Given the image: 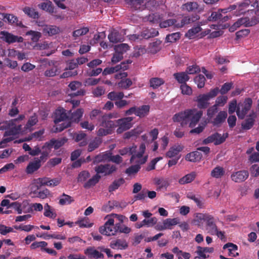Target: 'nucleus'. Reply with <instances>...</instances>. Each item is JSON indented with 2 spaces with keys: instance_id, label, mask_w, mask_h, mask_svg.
Masks as SVG:
<instances>
[{
  "instance_id": "f257e3e1",
  "label": "nucleus",
  "mask_w": 259,
  "mask_h": 259,
  "mask_svg": "<svg viewBox=\"0 0 259 259\" xmlns=\"http://www.w3.org/2000/svg\"><path fill=\"white\" fill-rule=\"evenodd\" d=\"M202 111L196 109H187L176 114L173 116L174 122H179L182 126L187 125L191 127L195 126L202 115Z\"/></svg>"
},
{
  "instance_id": "f03ea898",
  "label": "nucleus",
  "mask_w": 259,
  "mask_h": 259,
  "mask_svg": "<svg viewBox=\"0 0 259 259\" xmlns=\"http://www.w3.org/2000/svg\"><path fill=\"white\" fill-rule=\"evenodd\" d=\"M146 149L145 144L142 143L139 148L136 146L133 145L131 147H125L119 151L121 155H124L129 153L132 155L130 161L131 162H138L141 164L145 163L147 160L148 156L144 155Z\"/></svg>"
},
{
  "instance_id": "7ed1b4c3",
  "label": "nucleus",
  "mask_w": 259,
  "mask_h": 259,
  "mask_svg": "<svg viewBox=\"0 0 259 259\" xmlns=\"http://www.w3.org/2000/svg\"><path fill=\"white\" fill-rule=\"evenodd\" d=\"M17 119L7 121L2 123L0 126V131H6L4 134V137H6L0 142V146L5 144L13 140L12 137H6L9 136H15L21 132L22 125H17L16 122Z\"/></svg>"
},
{
  "instance_id": "20e7f679",
  "label": "nucleus",
  "mask_w": 259,
  "mask_h": 259,
  "mask_svg": "<svg viewBox=\"0 0 259 259\" xmlns=\"http://www.w3.org/2000/svg\"><path fill=\"white\" fill-rule=\"evenodd\" d=\"M70 111L66 112V110L62 108H58L54 113V122L56 125L52 128L54 133L62 131L64 128L70 126V121L68 119L67 113L70 114Z\"/></svg>"
},
{
  "instance_id": "39448f33",
  "label": "nucleus",
  "mask_w": 259,
  "mask_h": 259,
  "mask_svg": "<svg viewBox=\"0 0 259 259\" xmlns=\"http://www.w3.org/2000/svg\"><path fill=\"white\" fill-rule=\"evenodd\" d=\"M219 93V89L216 88L211 90L209 92L206 94H200L196 99L197 102V106L200 109H205L209 105L208 101L215 97Z\"/></svg>"
},
{
  "instance_id": "423d86ee",
  "label": "nucleus",
  "mask_w": 259,
  "mask_h": 259,
  "mask_svg": "<svg viewBox=\"0 0 259 259\" xmlns=\"http://www.w3.org/2000/svg\"><path fill=\"white\" fill-rule=\"evenodd\" d=\"M105 219L107 221L104 225L100 228L99 232L106 236L115 235L118 232L117 224L114 226V220L112 219V216H106Z\"/></svg>"
},
{
  "instance_id": "0eeeda50",
  "label": "nucleus",
  "mask_w": 259,
  "mask_h": 259,
  "mask_svg": "<svg viewBox=\"0 0 259 259\" xmlns=\"http://www.w3.org/2000/svg\"><path fill=\"white\" fill-rule=\"evenodd\" d=\"M252 103V100L250 98H247L245 99L243 103L238 104L236 113L239 118H244L247 112L250 109Z\"/></svg>"
},
{
  "instance_id": "6e6552de",
  "label": "nucleus",
  "mask_w": 259,
  "mask_h": 259,
  "mask_svg": "<svg viewBox=\"0 0 259 259\" xmlns=\"http://www.w3.org/2000/svg\"><path fill=\"white\" fill-rule=\"evenodd\" d=\"M133 118L132 117H124L116 120V126H118L116 132L121 134L130 129L132 126V121Z\"/></svg>"
},
{
  "instance_id": "1a4fd4ad",
  "label": "nucleus",
  "mask_w": 259,
  "mask_h": 259,
  "mask_svg": "<svg viewBox=\"0 0 259 259\" xmlns=\"http://www.w3.org/2000/svg\"><path fill=\"white\" fill-rule=\"evenodd\" d=\"M105 161H112L113 162L119 163L122 161V158L118 155L112 156L110 152H106L97 156L95 158L94 163Z\"/></svg>"
},
{
  "instance_id": "9d476101",
  "label": "nucleus",
  "mask_w": 259,
  "mask_h": 259,
  "mask_svg": "<svg viewBox=\"0 0 259 259\" xmlns=\"http://www.w3.org/2000/svg\"><path fill=\"white\" fill-rule=\"evenodd\" d=\"M0 38L9 44L15 42H22L23 41L22 37L14 35L7 31H2L0 32Z\"/></svg>"
},
{
  "instance_id": "9b49d317",
  "label": "nucleus",
  "mask_w": 259,
  "mask_h": 259,
  "mask_svg": "<svg viewBox=\"0 0 259 259\" xmlns=\"http://www.w3.org/2000/svg\"><path fill=\"white\" fill-rule=\"evenodd\" d=\"M228 136L227 133H224L222 135L218 133H215L205 139L203 143L205 144L214 143L215 145H219L224 142Z\"/></svg>"
},
{
  "instance_id": "f8f14e48",
  "label": "nucleus",
  "mask_w": 259,
  "mask_h": 259,
  "mask_svg": "<svg viewBox=\"0 0 259 259\" xmlns=\"http://www.w3.org/2000/svg\"><path fill=\"white\" fill-rule=\"evenodd\" d=\"M250 3V0H244V1L238 5H232L228 8L222 10V11L224 12V13H227L228 11L237 9L238 10L239 14H243L245 12L247 8L249 7Z\"/></svg>"
},
{
  "instance_id": "ddd939ff",
  "label": "nucleus",
  "mask_w": 259,
  "mask_h": 259,
  "mask_svg": "<svg viewBox=\"0 0 259 259\" xmlns=\"http://www.w3.org/2000/svg\"><path fill=\"white\" fill-rule=\"evenodd\" d=\"M12 206H14V208L17 211L18 214H21L22 212L28 213L32 210L31 204L27 200L23 201L22 203L18 202H13Z\"/></svg>"
},
{
  "instance_id": "4468645a",
  "label": "nucleus",
  "mask_w": 259,
  "mask_h": 259,
  "mask_svg": "<svg viewBox=\"0 0 259 259\" xmlns=\"http://www.w3.org/2000/svg\"><path fill=\"white\" fill-rule=\"evenodd\" d=\"M116 166L114 165L109 164H100L95 167V170L98 175L101 174L104 176H107L111 174L116 170Z\"/></svg>"
},
{
  "instance_id": "2eb2a0df",
  "label": "nucleus",
  "mask_w": 259,
  "mask_h": 259,
  "mask_svg": "<svg viewBox=\"0 0 259 259\" xmlns=\"http://www.w3.org/2000/svg\"><path fill=\"white\" fill-rule=\"evenodd\" d=\"M181 9L184 11L188 12L200 13L203 9L196 2H188L183 4Z\"/></svg>"
},
{
  "instance_id": "dca6fc26",
  "label": "nucleus",
  "mask_w": 259,
  "mask_h": 259,
  "mask_svg": "<svg viewBox=\"0 0 259 259\" xmlns=\"http://www.w3.org/2000/svg\"><path fill=\"white\" fill-rule=\"evenodd\" d=\"M254 22L250 21L248 18H242L239 19L236 22H235L230 27L229 31L230 32H234L237 28L242 26L245 27H249L252 26Z\"/></svg>"
},
{
  "instance_id": "f3484780",
  "label": "nucleus",
  "mask_w": 259,
  "mask_h": 259,
  "mask_svg": "<svg viewBox=\"0 0 259 259\" xmlns=\"http://www.w3.org/2000/svg\"><path fill=\"white\" fill-rule=\"evenodd\" d=\"M210 215L208 213H197L195 214L192 223L194 225L202 228Z\"/></svg>"
},
{
  "instance_id": "a211bd4d",
  "label": "nucleus",
  "mask_w": 259,
  "mask_h": 259,
  "mask_svg": "<svg viewBox=\"0 0 259 259\" xmlns=\"http://www.w3.org/2000/svg\"><path fill=\"white\" fill-rule=\"evenodd\" d=\"M120 116L119 113L117 112H113L112 113H110L108 114H105L101 116V118H103V124L109 127H116V121H112L110 120L111 118H116Z\"/></svg>"
},
{
  "instance_id": "6ab92c4d",
  "label": "nucleus",
  "mask_w": 259,
  "mask_h": 259,
  "mask_svg": "<svg viewBox=\"0 0 259 259\" xmlns=\"http://www.w3.org/2000/svg\"><path fill=\"white\" fill-rule=\"evenodd\" d=\"M67 141L65 138H63L58 140L52 139L49 142H47L43 146V148H48L49 150L54 148L57 149L61 147Z\"/></svg>"
},
{
  "instance_id": "aec40b11",
  "label": "nucleus",
  "mask_w": 259,
  "mask_h": 259,
  "mask_svg": "<svg viewBox=\"0 0 259 259\" xmlns=\"http://www.w3.org/2000/svg\"><path fill=\"white\" fill-rule=\"evenodd\" d=\"M199 19L198 15H195L193 16H185L182 19L180 20L178 18L177 19V24H176V28H180L183 27L185 25L190 24L194 22Z\"/></svg>"
},
{
  "instance_id": "412c9836",
  "label": "nucleus",
  "mask_w": 259,
  "mask_h": 259,
  "mask_svg": "<svg viewBox=\"0 0 259 259\" xmlns=\"http://www.w3.org/2000/svg\"><path fill=\"white\" fill-rule=\"evenodd\" d=\"M232 180L235 182H242L248 177V172L247 170H240L233 172L231 175Z\"/></svg>"
},
{
  "instance_id": "4be33fe9",
  "label": "nucleus",
  "mask_w": 259,
  "mask_h": 259,
  "mask_svg": "<svg viewBox=\"0 0 259 259\" xmlns=\"http://www.w3.org/2000/svg\"><path fill=\"white\" fill-rule=\"evenodd\" d=\"M84 253L90 258H103L104 255L101 253V251L96 249L95 247H89L84 250Z\"/></svg>"
},
{
  "instance_id": "5701e85b",
  "label": "nucleus",
  "mask_w": 259,
  "mask_h": 259,
  "mask_svg": "<svg viewBox=\"0 0 259 259\" xmlns=\"http://www.w3.org/2000/svg\"><path fill=\"white\" fill-rule=\"evenodd\" d=\"M256 114L254 112H252L249 114L245 120L242 123V128L245 130H248L250 129L253 125Z\"/></svg>"
},
{
  "instance_id": "b1692460",
  "label": "nucleus",
  "mask_w": 259,
  "mask_h": 259,
  "mask_svg": "<svg viewBox=\"0 0 259 259\" xmlns=\"http://www.w3.org/2000/svg\"><path fill=\"white\" fill-rule=\"evenodd\" d=\"M223 248L224 251L230 256L234 257L238 255V253L237 252L238 247L233 243H228L224 245Z\"/></svg>"
},
{
  "instance_id": "393cba45",
  "label": "nucleus",
  "mask_w": 259,
  "mask_h": 259,
  "mask_svg": "<svg viewBox=\"0 0 259 259\" xmlns=\"http://www.w3.org/2000/svg\"><path fill=\"white\" fill-rule=\"evenodd\" d=\"M99 122H100V125L104 127H100L97 131V135L99 136H106L108 134H110L111 133L112 130L114 127H109L103 124V122L104 121L103 118L101 117L98 119Z\"/></svg>"
},
{
  "instance_id": "a878e982",
  "label": "nucleus",
  "mask_w": 259,
  "mask_h": 259,
  "mask_svg": "<svg viewBox=\"0 0 259 259\" xmlns=\"http://www.w3.org/2000/svg\"><path fill=\"white\" fill-rule=\"evenodd\" d=\"M41 166L40 159L38 158H35L34 160L29 163L26 169L27 174H32L37 170Z\"/></svg>"
},
{
  "instance_id": "bb28decb",
  "label": "nucleus",
  "mask_w": 259,
  "mask_h": 259,
  "mask_svg": "<svg viewBox=\"0 0 259 259\" xmlns=\"http://www.w3.org/2000/svg\"><path fill=\"white\" fill-rule=\"evenodd\" d=\"M206 230L211 235H214L216 233L218 228L214 223V218L212 215H210L209 218L206 222Z\"/></svg>"
},
{
  "instance_id": "cd10ccee",
  "label": "nucleus",
  "mask_w": 259,
  "mask_h": 259,
  "mask_svg": "<svg viewBox=\"0 0 259 259\" xmlns=\"http://www.w3.org/2000/svg\"><path fill=\"white\" fill-rule=\"evenodd\" d=\"M110 246L114 249H125L127 244L124 240L117 239L111 241Z\"/></svg>"
},
{
  "instance_id": "c85d7f7f",
  "label": "nucleus",
  "mask_w": 259,
  "mask_h": 259,
  "mask_svg": "<svg viewBox=\"0 0 259 259\" xmlns=\"http://www.w3.org/2000/svg\"><path fill=\"white\" fill-rule=\"evenodd\" d=\"M42 31L45 34H48L51 36L58 33L60 29L56 26L45 25L43 26Z\"/></svg>"
},
{
  "instance_id": "c756f323",
  "label": "nucleus",
  "mask_w": 259,
  "mask_h": 259,
  "mask_svg": "<svg viewBox=\"0 0 259 259\" xmlns=\"http://www.w3.org/2000/svg\"><path fill=\"white\" fill-rule=\"evenodd\" d=\"M108 39L113 43L122 41L123 40L122 35L116 30H113L108 35Z\"/></svg>"
},
{
  "instance_id": "7c9ffc66",
  "label": "nucleus",
  "mask_w": 259,
  "mask_h": 259,
  "mask_svg": "<svg viewBox=\"0 0 259 259\" xmlns=\"http://www.w3.org/2000/svg\"><path fill=\"white\" fill-rule=\"evenodd\" d=\"M225 173V169L220 166L215 167L211 171L210 176L214 178L219 179L222 178Z\"/></svg>"
},
{
  "instance_id": "2f4dec72",
  "label": "nucleus",
  "mask_w": 259,
  "mask_h": 259,
  "mask_svg": "<svg viewBox=\"0 0 259 259\" xmlns=\"http://www.w3.org/2000/svg\"><path fill=\"white\" fill-rule=\"evenodd\" d=\"M44 181H45V180H44V178H38L34 180L30 186L31 191L33 193H37V190L40 188V187L42 185H45V184L42 183Z\"/></svg>"
},
{
  "instance_id": "473e14b6",
  "label": "nucleus",
  "mask_w": 259,
  "mask_h": 259,
  "mask_svg": "<svg viewBox=\"0 0 259 259\" xmlns=\"http://www.w3.org/2000/svg\"><path fill=\"white\" fill-rule=\"evenodd\" d=\"M183 149V147L180 145H175L170 148L169 151L166 153V156L171 158L177 155Z\"/></svg>"
},
{
  "instance_id": "72a5a7b5",
  "label": "nucleus",
  "mask_w": 259,
  "mask_h": 259,
  "mask_svg": "<svg viewBox=\"0 0 259 259\" xmlns=\"http://www.w3.org/2000/svg\"><path fill=\"white\" fill-rule=\"evenodd\" d=\"M202 155L198 151H196L188 154L186 156V159L191 162H196L201 159Z\"/></svg>"
},
{
  "instance_id": "f704fd0d",
  "label": "nucleus",
  "mask_w": 259,
  "mask_h": 259,
  "mask_svg": "<svg viewBox=\"0 0 259 259\" xmlns=\"http://www.w3.org/2000/svg\"><path fill=\"white\" fill-rule=\"evenodd\" d=\"M174 75L177 81L179 83H182V84L183 83H186V82L189 79V77L188 75V73L185 72L176 73H175Z\"/></svg>"
},
{
  "instance_id": "c9c22d12",
  "label": "nucleus",
  "mask_w": 259,
  "mask_h": 259,
  "mask_svg": "<svg viewBox=\"0 0 259 259\" xmlns=\"http://www.w3.org/2000/svg\"><path fill=\"white\" fill-rule=\"evenodd\" d=\"M163 222L165 225L166 230H171L172 228V226L179 224L180 220L178 218L173 219H166L163 220Z\"/></svg>"
},
{
  "instance_id": "e433bc0d",
  "label": "nucleus",
  "mask_w": 259,
  "mask_h": 259,
  "mask_svg": "<svg viewBox=\"0 0 259 259\" xmlns=\"http://www.w3.org/2000/svg\"><path fill=\"white\" fill-rule=\"evenodd\" d=\"M44 214L46 217L52 219L55 218L57 215L56 213L54 212L53 208L49 205L48 203L45 204Z\"/></svg>"
},
{
  "instance_id": "4c0bfd02",
  "label": "nucleus",
  "mask_w": 259,
  "mask_h": 259,
  "mask_svg": "<svg viewBox=\"0 0 259 259\" xmlns=\"http://www.w3.org/2000/svg\"><path fill=\"white\" fill-rule=\"evenodd\" d=\"M45 130L42 129L33 133L31 136H29L25 139V141H30L35 139V140L41 141L44 139V134Z\"/></svg>"
},
{
  "instance_id": "58836bf2",
  "label": "nucleus",
  "mask_w": 259,
  "mask_h": 259,
  "mask_svg": "<svg viewBox=\"0 0 259 259\" xmlns=\"http://www.w3.org/2000/svg\"><path fill=\"white\" fill-rule=\"evenodd\" d=\"M196 177V174L194 172H192L190 174H187L183 178H181L179 183L181 185H184L187 183H189L191 182L192 181L194 180Z\"/></svg>"
},
{
  "instance_id": "ea45409f",
  "label": "nucleus",
  "mask_w": 259,
  "mask_h": 259,
  "mask_svg": "<svg viewBox=\"0 0 259 259\" xmlns=\"http://www.w3.org/2000/svg\"><path fill=\"white\" fill-rule=\"evenodd\" d=\"M201 30V28L199 26L193 27L187 31L185 36L189 39L194 38Z\"/></svg>"
},
{
  "instance_id": "a19ab883",
  "label": "nucleus",
  "mask_w": 259,
  "mask_h": 259,
  "mask_svg": "<svg viewBox=\"0 0 259 259\" xmlns=\"http://www.w3.org/2000/svg\"><path fill=\"white\" fill-rule=\"evenodd\" d=\"M74 201L73 198L69 195L63 193L59 197V204L62 205H68Z\"/></svg>"
},
{
  "instance_id": "79ce46f5",
  "label": "nucleus",
  "mask_w": 259,
  "mask_h": 259,
  "mask_svg": "<svg viewBox=\"0 0 259 259\" xmlns=\"http://www.w3.org/2000/svg\"><path fill=\"white\" fill-rule=\"evenodd\" d=\"M227 117V113L225 111H221L219 112L216 117L213 121L214 124H219L223 122Z\"/></svg>"
},
{
  "instance_id": "37998d69",
  "label": "nucleus",
  "mask_w": 259,
  "mask_h": 259,
  "mask_svg": "<svg viewBox=\"0 0 259 259\" xmlns=\"http://www.w3.org/2000/svg\"><path fill=\"white\" fill-rule=\"evenodd\" d=\"M177 24V19L175 18L169 19L168 20L160 21L159 26L161 28H166L167 27L173 26L176 28V24Z\"/></svg>"
},
{
  "instance_id": "c03bdc74",
  "label": "nucleus",
  "mask_w": 259,
  "mask_h": 259,
  "mask_svg": "<svg viewBox=\"0 0 259 259\" xmlns=\"http://www.w3.org/2000/svg\"><path fill=\"white\" fill-rule=\"evenodd\" d=\"M39 6L42 10L50 13H53L54 12V9L52 3L50 1H47L41 3Z\"/></svg>"
},
{
  "instance_id": "a18cd8bd",
  "label": "nucleus",
  "mask_w": 259,
  "mask_h": 259,
  "mask_svg": "<svg viewBox=\"0 0 259 259\" xmlns=\"http://www.w3.org/2000/svg\"><path fill=\"white\" fill-rule=\"evenodd\" d=\"M150 107L148 105H143L140 107H137L136 116L143 117L146 116L149 112Z\"/></svg>"
},
{
  "instance_id": "49530a36",
  "label": "nucleus",
  "mask_w": 259,
  "mask_h": 259,
  "mask_svg": "<svg viewBox=\"0 0 259 259\" xmlns=\"http://www.w3.org/2000/svg\"><path fill=\"white\" fill-rule=\"evenodd\" d=\"M37 117L35 114L31 116L28 119L24 127L25 131H31L32 130V127L34 126L37 122Z\"/></svg>"
},
{
  "instance_id": "de8ad7c7",
  "label": "nucleus",
  "mask_w": 259,
  "mask_h": 259,
  "mask_svg": "<svg viewBox=\"0 0 259 259\" xmlns=\"http://www.w3.org/2000/svg\"><path fill=\"white\" fill-rule=\"evenodd\" d=\"M83 113V110L82 109H78L75 112L71 113L70 116V120L72 121L78 122Z\"/></svg>"
},
{
  "instance_id": "09e8293b",
  "label": "nucleus",
  "mask_w": 259,
  "mask_h": 259,
  "mask_svg": "<svg viewBox=\"0 0 259 259\" xmlns=\"http://www.w3.org/2000/svg\"><path fill=\"white\" fill-rule=\"evenodd\" d=\"M187 197L193 200L199 208H202L203 207L204 203L203 199L200 196H196L192 193H188L187 194Z\"/></svg>"
},
{
  "instance_id": "8fccbe9b",
  "label": "nucleus",
  "mask_w": 259,
  "mask_h": 259,
  "mask_svg": "<svg viewBox=\"0 0 259 259\" xmlns=\"http://www.w3.org/2000/svg\"><path fill=\"white\" fill-rule=\"evenodd\" d=\"M100 178L101 176L96 174L92 178L89 179V180L87 183L84 184V187L85 188H90L92 186H94L99 182Z\"/></svg>"
},
{
  "instance_id": "3c124183",
  "label": "nucleus",
  "mask_w": 259,
  "mask_h": 259,
  "mask_svg": "<svg viewBox=\"0 0 259 259\" xmlns=\"http://www.w3.org/2000/svg\"><path fill=\"white\" fill-rule=\"evenodd\" d=\"M4 19L10 24H15L18 26L20 25L21 23L16 16L12 14H6L4 17Z\"/></svg>"
},
{
  "instance_id": "603ef678",
  "label": "nucleus",
  "mask_w": 259,
  "mask_h": 259,
  "mask_svg": "<svg viewBox=\"0 0 259 259\" xmlns=\"http://www.w3.org/2000/svg\"><path fill=\"white\" fill-rule=\"evenodd\" d=\"M44 180H45L42 183L45 184V185L50 187H54L58 185L60 182V179L59 178H55L53 179H50L47 178H44Z\"/></svg>"
},
{
  "instance_id": "864d4df0",
  "label": "nucleus",
  "mask_w": 259,
  "mask_h": 259,
  "mask_svg": "<svg viewBox=\"0 0 259 259\" xmlns=\"http://www.w3.org/2000/svg\"><path fill=\"white\" fill-rule=\"evenodd\" d=\"M222 10H220L218 12H212L210 16L208 17L207 20L208 21H217L220 20L222 17L221 13H225L224 12L222 11Z\"/></svg>"
},
{
  "instance_id": "5fc2aeb1",
  "label": "nucleus",
  "mask_w": 259,
  "mask_h": 259,
  "mask_svg": "<svg viewBox=\"0 0 259 259\" xmlns=\"http://www.w3.org/2000/svg\"><path fill=\"white\" fill-rule=\"evenodd\" d=\"M158 32L154 29L146 30L142 32L141 36L144 38H148L151 37L157 36Z\"/></svg>"
},
{
  "instance_id": "6e6d98bb",
  "label": "nucleus",
  "mask_w": 259,
  "mask_h": 259,
  "mask_svg": "<svg viewBox=\"0 0 259 259\" xmlns=\"http://www.w3.org/2000/svg\"><path fill=\"white\" fill-rule=\"evenodd\" d=\"M124 97L122 92H111L108 94V98L111 100L122 99Z\"/></svg>"
},
{
  "instance_id": "4d7b16f0",
  "label": "nucleus",
  "mask_w": 259,
  "mask_h": 259,
  "mask_svg": "<svg viewBox=\"0 0 259 259\" xmlns=\"http://www.w3.org/2000/svg\"><path fill=\"white\" fill-rule=\"evenodd\" d=\"M124 182V181L123 179H119L114 181L109 187V191L111 192L117 189L120 186L123 184Z\"/></svg>"
},
{
  "instance_id": "13d9d810",
  "label": "nucleus",
  "mask_w": 259,
  "mask_h": 259,
  "mask_svg": "<svg viewBox=\"0 0 259 259\" xmlns=\"http://www.w3.org/2000/svg\"><path fill=\"white\" fill-rule=\"evenodd\" d=\"M26 35L30 36V39L33 42H37L41 36V33L39 32L30 30L26 33Z\"/></svg>"
},
{
  "instance_id": "bf43d9fd",
  "label": "nucleus",
  "mask_w": 259,
  "mask_h": 259,
  "mask_svg": "<svg viewBox=\"0 0 259 259\" xmlns=\"http://www.w3.org/2000/svg\"><path fill=\"white\" fill-rule=\"evenodd\" d=\"M135 163V165H132L126 170V173L129 175L137 173L140 168V165L142 164L138 162H132Z\"/></svg>"
},
{
  "instance_id": "052dcab7",
  "label": "nucleus",
  "mask_w": 259,
  "mask_h": 259,
  "mask_svg": "<svg viewBox=\"0 0 259 259\" xmlns=\"http://www.w3.org/2000/svg\"><path fill=\"white\" fill-rule=\"evenodd\" d=\"M194 81L198 88H202L204 86L205 78L203 75H199L195 77Z\"/></svg>"
},
{
  "instance_id": "680f3d73",
  "label": "nucleus",
  "mask_w": 259,
  "mask_h": 259,
  "mask_svg": "<svg viewBox=\"0 0 259 259\" xmlns=\"http://www.w3.org/2000/svg\"><path fill=\"white\" fill-rule=\"evenodd\" d=\"M163 83V80L159 78H152L150 80V86L154 89L158 88Z\"/></svg>"
},
{
  "instance_id": "e2e57ef3",
  "label": "nucleus",
  "mask_w": 259,
  "mask_h": 259,
  "mask_svg": "<svg viewBox=\"0 0 259 259\" xmlns=\"http://www.w3.org/2000/svg\"><path fill=\"white\" fill-rule=\"evenodd\" d=\"M24 12L29 16L30 17L33 18H37L38 17V14L36 12L34 9L30 8L29 7L25 8L23 9Z\"/></svg>"
},
{
  "instance_id": "0e129e2a",
  "label": "nucleus",
  "mask_w": 259,
  "mask_h": 259,
  "mask_svg": "<svg viewBox=\"0 0 259 259\" xmlns=\"http://www.w3.org/2000/svg\"><path fill=\"white\" fill-rule=\"evenodd\" d=\"M132 81L130 79L126 78L122 79L118 83V85L119 88L126 89L131 86Z\"/></svg>"
},
{
  "instance_id": "69168bd1",
  "label": "nucleus",
  "mask_w": 259,
  "mask_h": 259,
  "mask_svg": "<svg viewBox=\"0 0 259 259\" xmlns=\"http://www.w3.org/2000/svg\"><path fill=\"white\" fill-rule=\"evenodd\" d=\"M80 227L90 228L93 225V224L90 223L88 218H84L78 221L76 223Z\"/></svg>"
},
{
  "instance_id": "338daca9",
  "label": "nucleus",
  "mask_w": 259,
  "mask_h": 259,
  "mask_svg": "<svg viewBox=\"0 0 259 259\" xmlns=\"http://www.w3.org/2000/svg\"><path fill=\"white\" fill-rule=\"evenodd\" d=\"M88 32V28L83 27L74 31L73 32V36L76 38V37H78L79 36L85 35Z\"/></svg>"
},
{
  "instance_id": "774afa93",
  "label": "nucleus",
  "mask_w": 259,
  "mask_h": 259,
  "mask_svg": "<svg viewBox=\"0 0 259 259\" xmlns=\"http://www.w3.org/2000/svg\"><path fill=\"white\" fill-rule=\"evenodd\" d=\"M59 72L60 70L59 68L57 66H55L51 69H47L45 72V75L47 77H53L55 76Z\"/></svg>"
}]
</instances>
